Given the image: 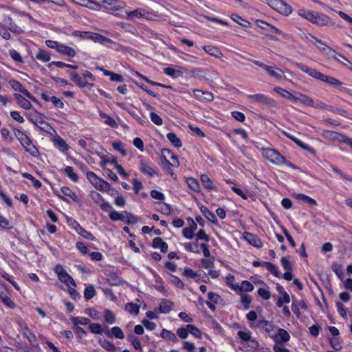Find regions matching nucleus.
<instances>
[{
    "label": "nucleus",
    "mask_w": 352,
    "mask_h": 352,
    "mask_svg": "<svg viewBox=\"0 0 352 352\" xmlns=\"http://www.w3.org/2000/svg\"><path fill=\"white\" fill-rule=\"evenodd\" d=\"M14 135L20 142L25 151L28 152L32 156H37L39 153L37 148L32 144L30 138L23 131L18 129H13Z\"/></svg>",
    "instance_id": "20e7f679"
},
{
    "label": "nucleus",
    "mask_w": 352,
    "mask_h": 352,
    "mask_svg": "<svg viewBox=\"0 0 352 352\" xmlns=\"http://www.w3.org/2000/svg\"><path fill=\"white\" fill-rule=\"evenodd\" d=\"M186 183L190 189H191L193 192H198V182L194 178H187Z\"/></svg>",
    "instance_id": "e2e57ef3"
},
{
    "label": "nucleus",
    "mask_w": 352,
    "mask_h": 352,
    "mask_svg": "<svg viewBox=\"0 0 352 352\" xmlns=\"http://www.w3.org/2000/svg\"><path fill=\"white\" fill-rule=\"evenodd\" d=\"M62 172L64 173L72 182H77L78 181V177L74 172V169L72 166H66L62 170Z\"/></svg>",
    "instance_id": "ea45409f"
},
{
    "label": "nucleus",
    "mask_w": 352,
    "mask_h": 352,
    "mask_svg": "<svg viewBox=\"0 0 352 352\" xmlns=\"http://www.w3.org/2000/svg\"><path fill=\"white\" fill-rule=\"evenodd\" d=\"M248 98L254 102L264 104H271L273 102V100L272 98L263 94L250 95Z\"/></svg>",
    "instance_id": "412c9836"
},
{
    "label": "nucleus",
    "mask_w": 352,
    "mask_h": 352,
    "mask_svg": "<svg viewBox=\"0 0 352 352\" xmlns=\"http://www.w3.org/2000/svg\"><path fill=\"white\" fill-rule=\"evenodd\" d=\"M168 140L177 148H179L182 146V141L175 133H168L167 134Z\"/></svg>",
    "instance_id": "a18cd8bd"
},
{
    "label": "nucleus",
    "mask_w": 352,
    "mask_h": 352,
    "mask_svg": "<svg viewBox=\"0 0 352 352\" xmlns=\"http://www.w3.org/2000/svg\"><path fill=\"white\" fill-rule=\"evenodd\" d=\"M293 197L298 201H303L309 206H317V201L311 197L303 193L294 194Z\"/></svg>",
    "instance_id": "4be33fe9"
},
{
    "label": "nucleus",
    "mask_w": 352,
    "mask_h": 352,
    "mask_svg": "<svg viewBox=\"0 0 352 352\" xmlns=\"http://www.w3.org/2000/svg\"><path fill=\"white\" fill-rule=\"evenodd\" d=\"M161 337L171 340L173 342H177L178 341V339L177 338L176 336L170 331L166 330L164 329L161 332Z\"/></svg>",
    "instance_id": "de8ad7c7"
},
{
    "label": "nucleus",
    "mask_w": 352,
    "mask_h": 352,
    "mask_svg": "<svg viewBox=\"0 0 352 352\" xmlns=\"http://www.w3.org/2000/svg\"><path fill=\"white\" fill-rule=\"evenodd\" d=\"M331 167L333 171L335 173L338 174L341 179L346 180V181L352 182V177H350L349 176H348L346 174H345L341 170L338 168L336 166L331 165Z\"/></svg>",
    "instance_id": "13d9d810"
},
{
    "label": "nucleus",
    "mask_w": 352,
    "mask_h": 352,
    "mask_svg": "<svg viewBox=\"0 0 352 352\" xmlns=\"http://www.w3.org/2000/svg\"><path fill=\"white\" fill-rule=\"evenodd\" d=\"M274 91L282 96L283 98L289 99L290 100L293 101V98L294 95L292 94L291 92L281 88L279 87H276L274 88Z\"/></svg>",
    "instance_id": "c9c22d12"
},
{
    "label": "nucleus",
    "mask_w": 352,
    "mask_h": 352,
    "mask_svg": "<svg viewBox=\"0 0 352 352\" xmlns=\"http://www.w3.org/2000/svg\"><path fill=\"white\" fill-rule=\"evenodd\" d=\"M23 177L31 180L33 183V185L35 188H39L41 187V183L38 179H35L31 174L28 173H23L22 174Z\"/></svg>",
    "instance_id": "bf43d9fd"
},
{
    "label": "nucleus",
    "mask_w": 352,
    "mask_h": 352,
    "mask_svg": "<svg viewBox=\"0 0 352 352\" xmlns=\"http://www.w3.org/2000/svg\"><path fill=\"white\" fill-rule=\"evenodd\" d=\"M125 309L131 314L137 315L139 313L140 306L133 302L127 303L125 305Z\"/></svg>",
    "instance_id": "052dcab7"
},
{
    "label": "nucleus",
    "mask_w": 352,
    "mask_h": 352,
    "mask_svg": "<svg viewBox=\"0 0 352 352\" xmlns=\"http://www.w3.org/2000/svg\"><path fill=\"white\" fill-rule=\"evenodd\" d=\"M201 91V90H199V92ZM202 95L200 96L199 95V102H210L212 100H213L214 99V96H213V94L210 92H208V91H202Z\"/></svg>",
    "instance_id": "69168bd1"
},
{
    "label": "nucleus",
    "mask_w": 352,
    "mask_h": 352,
    "mask_svg": "<svg viewBox=\"0 0 352 352\" xmlns=\"http://www.w3.org/2000/svg\"><path fill=\"white\" fill-rule=\"evenodd\" d=\"M258 25L263 30L272 31L278 34H280L282 33L280 30L264 21H258Z\"/></svg>",
    "instance_id": "c756f323"
},
{
    "label": "nucleus",
    "mask_w": 352,
    "mask_h": 352,
    "mask_svg": "<svg viewBox=\"0 0 352 352\" xmlns=\"http://www.w3.org/2000/svg\"><path fill=\"white\" fill-rule=\"evenodd\" d=\"M96 42L99 43L103 45H107V44H115L116 45L119 46L118 44H116L115 42H113L111 39L105 37L100 34H97V36H96Z\"/></svg>",
    "instance_id": "864d4df0"
},
{
    "label": "nucleus",
    "mask_w": 352,
    "mask_h": 352,
    "mask_svg": "<svg viewBox=\"0 0 352 352\" xmlns=\"http://www.w3.org/2000/svg\"><path fill=\"white\" fill-rule=\"evenodd\" d=\"M243 238L250 245L255 248H261L263 247V242L256 234L248 232H245L243 234Z\"/></svg>",
    "instance_id": "dca6fc26"
},
{
    "label": "nucleus",
    "mask_w": 352,
    "mask_h": 352,
    "mask_svg": "<svg viewBox=\"0 0 352 352\" xmlns=\"http://www.w3.org/2000/svg\"><path fill=\"white\" fill-rule=\"evenodd\" d=\"M67 74L70 79L80 88H84L88 85V82L76 72L67 71Z\"/></svg>",
    "instance_id": "6ab92c4d"
},
{
    "label": "nucleus",
    "mask_w": 352,
    "mask_h": 352,
    "mask_svg": "<svg viewBox=\"0 0 352 352\" xmlns=\"http://www.w3.org/2000/svg\"><path fill=\"white\" fill-rule=\"evenodd\" d=\"M96 294V290L94 286L89 285L87 286L84 291V296L86 300H90Z\"/></svg>",
    "instance_id": "6e6d98bb"
},
{
    "label": "nucleus",
    "mask_w": 352,
    "mask_h": 352,
    "mask_svg": "<svg viewBox=\"0 0 352 352\" xmlns=\"http://www.w3.org/2000/svg\"><path fill=\"white\" fill-rule=\"evenodd\" d=\"M296 66L297 68H298L302 72L306 73L311 77L318 79L319 80H321L322 82H327L331 85H333L334 87H338L342 85V82L339 80L338 79L327 76L316 69L309 67L308 65L303 64V63H296Z\"/></svg>",
    "instance_id": "f03ea898"
},
{
    "label": "nucleus",
    "mask_w": 352,
    "mask_h": 352,
    "mask_svg": "<svg viewBox=\"0 0 352 352\" xmlns=\"http://www.w3.org/2000/svg\"><path fill=\"white\" fill-rule=\"evenodd\" d=\"M76 226H74V229L76 231L81 235L85 239L91 240V241H95L96 238L94 236V235L90 232L87 231L85 229H84L82 227L80 226V224L77 222H75Z\"/></svg>",
    "instance_id": "b1692460"
},
{
    "label": "nucleus",
    "mask_w": 352,
    "mask_h": 352,
    "mask_svg": "<svg viewBox=\"0 0 352 352\" xmlns=\"http://www.w3.org/2000/svg\"><path fill=\"white\" fill-rule=\"evenodd\" d=\"M162 153L165 158L170 157L174 159V162H171L170 165L173 166H178L179 162L176 155H175L169 149L164 148L162 150Z\"/></svg>",
    "instance_id": "4c0bfd02"
},
{
    "label": "nucleus",
    "mask_w": 352,
    "mask_h": 352,
    "mask_svg": "<svg viewBox=\"0 0 352 352\" xmlns=\"http://www.w3.org/2000/svg\"><path fill=\"white\" fill-rule=\"evenodd\" d=\"M298 14L318 26H333L335 25L333 19L322 12L300 8L298 10Z\"/></svg>",
    "instance_id": "f257e3e1"
},
{
    "label": "nucleus",
    "mask_w": 352,
    "mask_h": 352,
    "mask_svg": "<svg viewBox=\"0 0 352 352\" xmlns=\"http://www.w3.org/2000/svg\"><path fill=\"white\" fill-rule=\"evenodd\" d=\"M36 58L43 62H48L50 60V54L44 50H39L36 55Z\"/></svg>",
    "instance_id": "49530a36"
},
{
    "label": "nucleus",
    "mask_w": 352,
    "mask_h": 352,
    "mask_svg": "<svg viewBox=\"0 0 352 352\" xmlns=\"http://www.w3.org/2000/svg\"><path fill=\"white\" fill-rule=\"evenodd\" d=\"M153 247L155 248H160L161 252L166 253L168 252V244L163 241L161 237H155L153 240Z\"/></svg>",
    "instance_id": "393cba45"
},
{
    "label": "nucleus",
    "mask_w": 352,
    "mask_h": 352,
    "mask_svg": "<svg viewBox=\"0 0 352 352\" xmlns=\"http://www.w3.org/2000/svg\"><path fill=\"white\" fill-rule=\"evenodd\" d=\"M297 95L298 96L294 95V98H293L294 102H299L305 105L311 107H316L315 105V102H314V100L311 98H310L309 96H308L304 94L300 93V92H298Z\"/></svg>",
    "instance_id": "a211bd4d"
},
{
    "label": "nucleus",
    "mask_w": 352,
    "mask_h": 352,
    "mask_svg": "<svg viewBox=\"0 0 352 352\" xmlns=\"http://www.w3.org/2000/svg\"><path fill=\"white\" fill-rule=\"evenodd\" d=\"M146 11L142 8H138L133 11L130 12L128 14V16L130 19H133L134 17H147L146 16Z\"/></svg>",
    "instance_id": "5fc2aeb1"
},
{
    "label": "nucleus",
    "mask_w": 352,
    "mask_h": 352,
    "mask_svg": "<svg viewBox=\"0 0 352 352\" xmlns=\"http://www.w3.org/2000/svg\"><path fill=\"white\" fill-rule=\"evenodd\" d=\"M272 339L276 344L285 343L289 340L290 336L285 329L278 328L277 333L274 334Z\"/></svg>",
    "instance_id": "f3484780"
},
{
    "label": "nucleus",
    "mask_w": 352,
    "mask_h": 352,
    "mask_svg": "<svg viewBox=\"0 0 352 352\" xmlns=\"http://www.w3.org/2000/svg\"><path fill=\"white\" fill-rule=\"evenodd\" d=\"M265 267L266 269L275 277H279L280 276V272L274 264L270 263V262H264Z\"/></svg>",
    "instance_id": "37998d69"
},
{
    "label": "nucleus",
    "mask_w": 352,
    "mask_h": 352,
    "mask_svg": "<svg viewBox=\"0 0 352 352\" xmlns=\"http://www.w3.org/2000/svg\"><path fill=\"white\" fill-rule=\"evenodd\" d=\"M258 327L262 328L270 338H273L276 330V327L272 321L262 319L258 321L256 324Z\"/></svg>",
    "instance_id": "ddd939ff"
},
{
    "label": "nucleus",
    "mask_w": 352,
    "mask_h": 352,
    "mask_svg": "<svg viewBox=\"0 0 352 352\" xmlns=\"http://www.w3.org/2000/svg\"><path fill=\"white\" fill-rule=\"evenodd\" d=\"M15 99L17 101L18 104L24 109H30L32 108V104L29 100L23 98L21 95L15 94L14 95Z\"/></svg>",
    "instance_id": "bb28decb"
},
{
    "label": "nucleus",
    "mask_w": 352,
    "mask_h": 352,
    "mask_svg": "<svg viewBox=\"0 0 352 352\" xmlns=\"http://www.w3.org/2000/svg\"><path fill=\"white\" fill-rule=\"evenodd\" d=\"M140 159V170L148 175L149 177H153L154 175H157V169L155 166H151L146 160H144L141 156L138 157Z\"/></svg>",
    "instance_id": "f8f14e48"
},
{
    "label": "nucleus",
    "mask_w": 352,
    "mask_h": 352,
    "mask_svg": "<svg viewBox=\"0 0 352 352\" xmlns=\"http://www.w3.org/2000/svg\"><path fill=\"white\" fill-rule=\"evenodd\" d=\"M226 285L231 289L236 292V289H239V285L238 283H234L235 278L232 274H228L226 276Z\"/></svg>",
    "instance_id": "79ce46f5"
},
{
    "label": "nucleus",
    "mask_w": 352,
    "mask_h": 352,
    "mask_svg": "<svg viewBox=\"0 0 352 352\" xmlns=\"http://www.w3.org/2000/svg\"><path fill=\"white\" fill-rule=\"evenodd\" d=\"M201 213L204 216L208 219V221L212 223L214 225L219 226L217 218L214 212L210 210L207 207L201 206L199 208Z\"/></svg>",
    "instance_id": "aec40b11"
},
{
    "label": "nucleus",
    "mask_w": 352,
    "mask_h": 352,
    "mask_svg": "<svg viewBox=\"0 0 352 352\" xmlns=\"http://www.w3.org/2000/svg\"><path fill=\"white\" fill-rule=\"evenodd\" d=\"M78 5L87 7L93 10L98 9V0H81Z\"/></svg>",
    "instance_id": "a19ab883"
},
{
    "label": "nucleus",
    "mask_w": 352,
    "mask_h": 352,
    "mask_svg": "<svg viewBox=\"0 0 352 352\" xmlns=\"http://www.w3.org/2000/svg\"><path fill=\"white\" fill-rule=\"evenodd\" d=\"M329 343L331 347L336 351H339L342 349V344L338 338L334 337L329 338Z\"/></svg>",
    "instance_id": "680f3d73"
},
{
    "label": "nucleus",
    "mask_w": 352,
    "mask_h": 352,
    "mask_svg": "<svg viewBox=\"0 0 352 352\" xmlns=\"http://www.w3.org/2000/svg\"><path fill=\"white\" fill-rule=\"evenodd\" d=\"M173 303L167 300H163L160 305V310L162 313L167 314L172 309Z\"/></svg>",
    "instance_id": "09e8293b"
},
{
    "label": "nucleus",
    "mask_w": 352,
    "mask_h": 352,
    "mask_svg": "<svg viewBox=\"0 0 352 352\" xmlns=\"http://www.w3.org/2000/svg\"><path fill=\"white\" fill-rule=\"evenodd\" d=\"M99 343L103 349L109 352H115L116 350V346L106 339H100Z\"/></svg>",
    "instance_id": "58836bf2"
},
{
    "label": "nucleus",
    "mask_w": 352,
    "mask_h": 352,
    "mask_svg": "<svg viewBox=\"0 0 352 352\" xmlns=\"http://www.w3.org/2000/svg\"><path fill=\"white\" fill-rule=\"evenodd\" d=\"M89 329L91 333L95 334H102L103 333V329L98 323L89 324Z\"/></svg>",
    "instance_id": "0e129e2a"
},
{
    "label": "nucleus",
    "mask_w": 352,
    "mask_h": 352,
    "mask_svg": "<svg viewBox=\"0 0 352 352\" xmlns=\"http://www.w3.org/2000/svg\"><path fill=\"white\" fill-rule=\"evenodd\" d=\"M261 153L265 159L273 164L277 166L285 165L294 170L298 169V167L295 164L287 160L282 154L274 148H261Z\"/></svg>",
    "instance_id": "7ed1b4c3"
},
{
    "label": "nucleus",
    "mask_w": 352,
    "mask_h": 352,
    "mask_svg": "<svg viewBox=\"0 0 352 352\" xmlns=\"http://www.w3.org/2000/svg\"><path fill=\"white\" fill-rule=\"evenodd\" d=\"M252 333L249 329L240 330L237 332L238 338L244 342H247L246 351H254L258 349V341L252 337Z\"/></svg>",
    "instance_id": "423d86ee"
},
{
    "label": "nucleus",
    "mask_w": 352,
    "mask_h": 352,
    "mask_svg": "<svg viewBox=\"0 0 352 352\" xmlns=\"http://www.w3.org/2000/svg\"><path fill=\"white\" fill-rule=\"evenodd\" d=\"M58 277L59 280L65 284L70 283V284L74 287L76 286V282L74 281L73 278L67 273V272H62V274H59V276Z\"/></svg>",
    "instance_id": "f704fd0d"
},
{
    "label": "nucleus",
    "mask_w": 352,
    "mask_h": 352,
    "mask_svg": "<svg viewBox=\"0 0 352 352\" xmlns=\"http://www.w3.org/2000/svg\"><path fill=\"white\" fill-rule=\"evenodd\" d=\"M266 2L270 8L284 16H289L293 12L292 6L284 0H266Z\"/></svg>",
    "instance_id": "39448f33"
},
{
    "label": "nucleus",
    "mask_w": 352,
    "mask_h": 352,
    "mask_svg": "<svg viewBox=\"0 0 352 352\" xmlns=\"http://www.w3.org/2000/svg\"><path fill=\"white\" fill-rule=\"evenodd\" d=\"M104 319L108 324H113L116 322L115 314L109 309H106L104 311Z\"/></svg>",
    "instance_id": "3c124183"
},
{
    "label": "nucleus",
    "mask_w": 352,
    "mask_h": 352,
    "mask_svg": "<svg viewBox=\"0 0 352 352\" xmlns=\"http://www.w3.org/2000/svg\"><path fill=\"white\" fill-rule=\"evenodd\" d=\"M290 257L289 256H283L280 259V263L282 267L285 271H293L292 264L289 261Z\"/></svg>",
    "instance_id": "603ef678"
},
{
    "label": "nucleus",
    "mask_w": 352,
    "mask_h": 352,
    "mask_svg": "<svg viewBox=\"0 0 352 352\" xmlns=\"http://www.w3.org/2000/svg\"><path fill=\"white\" fill-rule=\"evenodd\" d=\"M214 257H206L201 260V265L206 269H211L214 267Z\"/></svg>",
    "instance_id": "4d7b16f0"
},
{
    "label": "nucleus",
    "mask_w": 352,
    "mask_h": 352,
    "mask_svg": "<svg viewBox=\"0 0 352 352\" xmlns=\"http://www.w3.org/2000/svg\"><path fill=\"white\" fill-rule=\"evenodd\" d=\"M98 33L91 32H82V31H74L72 32V35L74 36L80 37L82 39H88L91 40L96 42V37Z\"/></svg>",
    "instance_id": "5701e85b"
},
{
    "label": "nucleus",
    "mask_w": 352,
    "mask_h": 352,
    "mask_svg": "<svg viewBox=\"0 0 352 352\" xmlns=\"http://www.w3.org/2000/svg\"><path fill=\"white\" fill-rule=\"evenodd\" d=\"M321 135L323 138L328 141L338 142L340 143H342V140L345 136L344 134L330 130H323Z\"/></svg>",
    "instance_id": "4468645a"
},
{
    "label": "nucleus",
    "mask_w": 352,
    "mask_h": 352,
    "mask_svg": "<svg viewBox=\"0 0 352 352\" xmlns=\"http://www.w3.org/2000/svg\"><path fill=\"white\" fill-rule=\"evenodd\" d=\"M254 287L253 284L246 280H242L241 285H239V289H236V292L239 294V292H251L254 290Z\"/></svg>",
    "instance_id": "c85d7f7f"
},
{
    "label": "nucleus",
    "mask_w": 352,
    "mask_h": 352,
    "mask_svg": "<svg viewBox=\"0 0 352 352\" xmlns=\"http://www.w3.org/2000/svg\"><path fill=\"white\" fill-rule=\"evenodd\" d=\"M201 184L208 191L217 192L218 188L214 181L206 174H201L199 176Z\"/></svg>",
    "instance_id": "2eb2a0df"
},
{
    "label": "nucleus",
    "mask_w": 352,
    "mask_h": 352,
    "mask_svg": "<svg viewBox=\"0 0 352 352\" xmlns=\"http://www.w3.org/2000/svg\"><path fill=\"white\" fill-rule=\"evenodd\" d=\"M57 52L69 57H74L76 54V51L72 47L61 43L60 44Z\"/></svg>",
    "instance_id": "cd10ccee"
},
{
    "label": "nucleus",
    "mask_w": 352,
    "mask_h": 352,
    "mask_svg": "<svg viewBox=\"0 0 352 352\" xmlns=\"http://www.w3.org/2000/svg\"><path fill=\"white\" fill-rule=\"evenodd\" d=\"M188 221H190L191 223H192V226H190V228H185L184 230H183V235L188 238V239H191L192 236H193V231L194 230L196 229L197 228V224L196 223L193 221L192 219L191 218H188Z\"/></svg>",
    "instance_id": "72a5a7b5"
},
{
    "label": "nucleus",
    "mask_w": 352,
    "mask_h": 352,
    "mask_svg": "<svg viewBox=\"0 0 352 352\" xmlns=\"http://www.w3.org/2000/svg\"><path fill=\"white\" fill-rule=\"evenodd\" d=\"M87 177L94 187L100 191H104L109 188V183L99 178L94 172H88Z\"/></svg>",
    "instance_id": "9d476101"
},
{
    "label": "nucleus",
    "mask_w": 352,
    "mask_h": 352,
    "mask_svg": "<svg viewBox=\"0 0 352 352\" xmlns=\"http://www.w3.org/2000/svg\"><path fill=\"white\" fill-rule=\"evenodd\" d=\"M54 143L62 152L68 150V146L63 139L59 138L55 140Z\"/></svg>",
    "instance_id": "338daca9"
},
{
    "label": "nucleus",
    "mask_w": 352,
    "mask_h": 352,
    "mask_svg": "<svg viewBox=\"0 0 352 352\" xmlns=\"http://www.w3.org/2000/svg\"><path fill=\"white\" fill-rule=\"evenodd\" d=\"M258 295L263 300H269L271 297V293L269 287L265 285V288H259L257 291Z\"/></svg>",
    "instance_id": "8fccbe9b"
},
{
    "label": "nucleus",
    "mask_w": 352,
    "mask_h": 352,
    "mask_svg": "<svg viewBox=\"0 0 352 352\" xmlns=\"http://www.w3.org/2000/svg\"><path fill=\"white\" fill-rule=\"evenodd\" d=\"M323 45L322 47H318L322 53L326 54L327 55L329 56V58H333V60H336L337 62H340V59H338V57H340L344 60H346L351 66V62L346 57L338 53L335 50H333L331 47L327 45L324 43V45Z\"/></svg>",
    "instance_id": "9b49d317"
},
{
    "label": "nucleus",
    "mask_w": 352,
    "mask_h": 352,
    "mask_svg": "<svg viewBox=\"0 0 352 352\" xmlns=\"http://www.w3.org/2000/svg\"><path fill=\"white\" fill-rule=\"evenodd\" d=\"M105 334L109 338H112L113 336L119 339H123L124 338V333L119 327H113L111 332L108 330L105 332Z\"/></svg>",
    "instance_id": "473e14b6"
},
{
    "label": "nucleus",
    "mask_w": 352,
    "mask_h": 352,
    "mask_svg": "<svg viewBox=\"0 0 352 352\" xmlns=\"http://www.w3.org/2000/svg\"><path fill=\"white\" fill-rule=\"evenodd\" d=\"M253 64L263 68L264 70H265V72L272 77H274L278 80H280L282 79L283 78V76H282V74H283V71L279 69V68H277V67H272V66H269V65H267L266 64L261 62V61H258V60H254V59H252V60H250Z\"/></svg>",
    "instance_id": "6e6552de"
},
{
    "label": "nucleus",
    "mask_w": 352,
    "mask_h": 352,
    "mask_svg": "<svg viewBox=\"0 0 352 352\" xmlns=\"http://www.w3.org/2000/svg\"><path fill=\"white\" fill-rule=\"evenodd\" d=\"M203 49L205 53L212 56L220 58L222 56L221 50L217 47H214L212 45H205L203 47Z\"/></svg>",
    "instance_id": "a878e982"
},
{
    "label": "nucleus",
    "mask_w": 352,
    "mask_h": 352,
    "mask_svg": "<svg viewBox=\"0 0 352 352\" xmlns=\"http://www.w3.org/2000/svg\"><path fill=\"white\" fill-rule=\"evenodd\" d=\"M206 297L207 299L205 300L199 297V305H204V304H206L211 311H215V305L221 300V296L217 293L209 292L207 293Z\"/></svg>",
    "instance_id": "1a4fd4ad"
},
{
    "label": "nucleus",
    "mask_w": 352,
    "mask_h": 352,
    "mask_svg": "<svg viewBox=\"0 0 352 352\" xmlns=\"http://www.w3.org/2000/svg\"><path fill=\"white\" fill-rule=\"evenodd\" d=\"M319 107H320L322 109L330 111L333 113H337L338 115H340L342 116H346V115L347 113V111L344 109L335 108L334 107H333L331 105H328L324 102H320V104L319 105Z\"/></svg>",
    "instance_id": "7c9ffc66"
},
{
    "label": "nucleus",
    "mask_w": 352,
    "mask_h": 352,
    "mask_svg": "<svg viewBox=\"0 0 352 352\" xmlns=\"http://www.w3.org/2000/svg\"><path fill=\"white\" fill-rule=\"evenodd\" d=\"M70 320L74 324V327L78 326V324L85 325L90 323V320L84 317H71Z\"/></svg>",
    "instance_id": "c03bdc74"
},
{
    "label": "nucleus",
    "mask_w": 352,
    "mask_h": 352,
    "mask_svg": "<svg viewBox=\"0 0 352 352\" xmlns=\"http://www.w3.org/2000/svg\"><path fill=\"white\" fill-rule=\"evenodd\" d=\"M9 84L14 90L18 91L21 93L25 89V88H23V85L21 84V82L19 81L14 80V79L10 80L9 81Z\"/></svg>",
    "instance_id": "774afa93"
},
{
    "label": "nucleus",
    "mask_w": 352,
    "mask_h": 352,
    "mask_svg": "<svg viewBox=\"0 0 352 352\" xmlns=\"http://www.w3.org/2000/svg\"><path fill=\"white\" fill-rule=\"evenodd\" d=\"M30 120L36 125L40 130L43 131L45 132L50 133V130L52 129V126L46 122H45L43 120H39L37 121H34L32 119Z\"/></svg>",
    "instance_id": "e433bc0d"
},
{
    "label": "nucleus",
    "mask_w": 352,
    "mask_h": 352,
    "mask_svg": "<svg viewBox=\"0 0 352 352\" xmlns=\"http://www.w3.org/2000/svg\"><path fill=\"white\" fill-rule=\"evenodd\" d=\"M252 298L248 294H243L241 295L240 303L241 304L244 310H248L251 307Z\"/></svg>",
    "instance_id": "2f4dec72"
},
{
    "label": "nucleus",
    "mask_w": 352,
    "mask_h": 352,
    "mask_svg": "<svg viewBox=\"0 0 352 352\" xmlns=\"http://www.w3.org/2000/svg\"><path fill=\"white\" fill-rule=\"evenodd\" d=\"M103 6L109 12L121 10L124 8L125 3L118 0H98V9Z\"/></svg>",
    "instance_id": "0eeeda50"
}]
</instances>
